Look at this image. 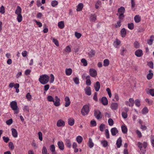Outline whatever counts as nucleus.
Masks as SVG:
<instances>
[{
  "label": "nucleus",
  "instance_id": "nucleus-1",
  "mask_svg": "<svg viewBox=\"0 0 154 154\" xmlns=\"http://www.w3.org/2000/svg\"><path fill=\"white\" fill-rule=\"evenodd\" d=\"M47 100L50 102H52L54 105L56 106H58L60 105V99L57 96H55L54 99L51 96H48L47 97Z\"/></svg>",
  "mask_w": 154,
  "mask_h": 154
},
{
  "label": "nucleus",
  "instance_id": "nucleus-2",
  "mask_svg": "<svg viewBox=\"0 0 154 154\" xmlns=\"http://www.w3.org/2000/svg\"><path fill=\"white\" fill-rule=\"evenodd\" d=\"M49 79V76L46 74H44L40 75L38 80L43 85L48 83Z\"/></svg>",
  "mask_w": 154,
  "mask_h": 154
},
{
  "label": "nucleus",
  "instance_id": "nucleus-3",
  "mask_svg": "<svg viewBox=\"0 0 154 154\" xmlns=\"http://www.w3.org/2000/svg\"><path fill=\"white\" fill-rule=\"evenodd\" d=\"M138 147L140 150V153L144 154L146 152V148L147 145V143L146 142H143V143L140 142H138L137 144Z\"/></svg>",
  "mask_w": 154,
  "mask_h": 154
},
{
  "label": "nucleus",
  "instance_id": "nucleus-4",
  "mask_svg": "<svg viewBox=\"0 0 154 154\" xmlns=\"http://www.w3.org/2000/svg\"><path fill=\"white\" fill-rule=\"evenodd\" d=\"M12 109L14 110V113L17 114L19 112V109L17 106V103L15 101L11 102L10 104Z\"/></svg>",
  "mask_w": 154,
  "mask_h": 154
},
{
  "label": "nucleus",
  "instance_id": "nucleus-5",
  "mask_svg": "<svg viewBox=\"0 0 154 154\" xmlns=\"http://www.w3.org/2000/svg\"><path fill=\"white\" fill-rule=\"evenodd\" d=\"M89 107L88 105H84L82 109L81 112L83 116L87 115L89 112Z\"/></svg>",
  "mask_w": 154,
  "mask_h": 154
},
{
  "label": "nucleus",
  "instance_id": "nucleus-6",
  "mask_svg": "<svg viewBox=\"0 0 154 154\" xmlns=\"http://www.w3.org/2000/svg\"><path fill=\"white\" fill-rule=\"evenodd\" d=\"M134 101L133 98H130L129 99L128 101H126L125 102V105L130 107H132L134 105Z\"/></svg>",
  "mask_w": 154,
  "mask_h": 154
},
{
  "label": "nucleus",
  "instance_id": "nucleus-7",
  "mask_svg": "<svg viewBox=\"0 0 154 154\" xmlns=\"http://www.w3.org/2000/svg\"><path fill=\"white\" fill-rule=\"evenodd\" d=\"M94 115L95 117L97 119H100L102 118V116L101 112L98 110H96L94 111Z\"/></svg>",
  "mask_w": 154,
  "mask_h": 154
},
{
  "label": "nucleus",
  "instance_id": "nucleus-8",
  "mask_svg": "<svg viewBox=\"0 0 154 154\" xmlns=\"http://www.w3.org/2000/svg\"><path fill=\"white\" fill-rule=\"evenodd\" d=\"M89 74L92 77L95 78L96 76L97 73L96 70L93 69H89Z\"/></svg>",
  "mask_w": 154,
  "mask_h": 154
},
{
  "label": "nucleus",
  "instance_id": "nucleus-9",
  "mask_svg": "<svg viewBox=\"0 0 154 154\" xmlns=\"http://www.w3.org/2000/svg\"><path fill=\"white\" fill-rule=\"evenodd\" d=\"M143 51L141 49H138L135 52V55L138 57H140L143 55Z\"/></svg>",
  "mask_w": 154,
  "mask_h": 154
},
{
  "label": "nucleus",
  "instance_id": "nucleus-10",
  "mask_svg": "<svg viewBox=\"0 0 154 154\" xmlns=\"http://www.w3.org/2000/svg\"><path fill=\"white\" fill-rule=\"evenodd\" d=\"M65 125V122L62 119L58 120L57 123V125L58 127H63Z\"/></svg>",
  "mask_w": 154,
  "mask_h": 154
},
{
  "label": "nucleus",
  "instance_id": "nucleus-11",
  "mask_svg": "<svg viewBox=\"0 0 154 154\" xmlns=\"http://www.w3.org/2000/svg\"><path fill=\"white\" fill-rule=\"evenodd\" d=\"M57 145L59 148L61 150H63L64 149V143L62 141H59L57 142Z\"/></svg>",
  "mask_w": 154,
  "mask_h": 154
},
{
  "label": "nucleus",
  "instance_id": "nucleus-12",
  "mask_svg": "<svg viewBox=\"0 0 154 154\" xmlns=\"http://www.w3.org/2000/svg\"><path fill=\"white\" fill-rule=\"evenodd\" d=\"M64 101L65 102V106L67 107L69 106L71 102L69 97L66 96L64 98Z\"/></svg>",
  "mask_w": 154,
  "mask_h": 154
},
{
  "label": "nucleus",
  "instance_id": "nucleus-13",
  "mask_svg": "<svg viewBox=\"0 0 154 154\" xmlns=\"http://www.w3.org/2000/svg\"><path fill=\"white\" fill-rule=\"evenodd\" d=\"M121 43V42L118 39H116L113 43L114 46L116 48H119V45Z\"/></svg>",
  "mask_w": 154,
  "mask_h": 154
},
{
  "label": "nucleus",
  "instance_id": "nucleus-14",
  "mask_svg": "<svg viewBox=\"0 0 154 154\" xmlns=\"http://www.w3.org/2000/svg\"><path fill=\"white\" fill-rule=\"evenodd\" d=\"M85 94L89 96L91 94V90L90 87H87L85 89Z\"/></svg>",
  "mask_w": 154,
  "mask_h": 154
},
{
  "label": "nucleus",
  "instance_id": "nucleus-15",
  "mask_svg": "<svg viewBox=\"0 0 154 154\" xmlns=\"http://www.w3.org/2000/svg\"><path fill=\"white\" fill-rule=\"evenodd\" d=\"M11 131L13 136L15 138L17 137L18 136V133L16 129L12 128L11 129Z\"/></svg>",
  "mask_w": 154,
  "mask_h": 154
},
{
  "label": "nucleus",
  "instance_id": "nucleus-16",
  "mask_svg": "<svg viewBox=\"0 0 154 154\" xmlns=\"http://www.w3.org/2000/svg\"><path fill=\"white\" fill-rule=\"evenodd\" d=\"M65 145L69 148H70L71 147L72 143L70 140L68 139H66L65 140Z\"/></svg>",
  "mask_w": 154,
  "mask_h": 154
},
{
  "label": "nucleus",
  "instance_id": "nucleus-17",
  "mask_svg": "<svg viewBox=\"0 0 154 154\" xmlns=\"http://www.w3.org/2000/svg\"><path fill=\"white\" fill-rule=\"evenodd\" d=\"M110 107L112 109L116 110L118 107V104L117 103H112L111 104Z\"/></svg>",
  "mask_w": 154,
  "mask_h": 154
},
{
  "label": "nucleus",
  "instance_id": "nucleus-18",
  "mask_svg": "<svg viewBox=\"0 0 154 154\" xmlns=\"http://www.w3.org/2000/svg\"><path fill=\"white\" fill-rule=\"evenodd\" d=\"M111 132L112 136H115L118 133V131L116 128H111Z\"/></svg>",
  "mask_w": 154,
  "mask_h": 154
},
{
  "label": "nucleus",
  "instance_id": "nucleus-19",
  "mask_svg": "<svg viewBox=\"0 0 154 154\" xmlns=\"http://www.w3.org/2000/svg\"><path fill=\"white\" fill-rule=\"evenodd\" d=\"M68 124L71 126H73L75 123V121L74 119L72 118H70L68 119Z\"/></svg>",
  "mask_w": 154,
  "mask_h": 154
},
{
  "label": "nucleus",
  "instance_id": "nucleus-20",
  "mask_svg": "<svg viewBox=\"0 0 154 154\" xmlns=\"http://www.w3.org/2000/svg\"><path fill=\"white\" fill-rule=\"evenodd\" d=\"M94 88L96 91H99L100 88V84L99 82H96V84L94 85Z\"/></svg>",
  "mask_w": 154,
  "mask_h": 154
},
{
  "label": "nucleus",
  "instance_id": "nucleus-21",
  "mask_svg": "<svg viewBox=\"0 0 154 154\" xmlns=\"http://www.w3.org/2000/svg\"><path fill=\"white\" fill-rule=\"evenodd\" d=\"M122 143V139L121 137H119L117 140L116 144L117 148H119L121 145Z\"/></svg>",
  "mask_w": 154,
  "mask_h": 154
},
{
  "label": "nucleus",
  "instance_id": "nucleus-22",
  "mask_svg": "<svg viewBox=\"0 0 154 154\" xmlns=\"http://www.w3.org/2000/svg\"><path fill=\"white\" fill-rule=\"evenodd\" d=\"M125 11V8L123 7H121L120 8L118 9V14H124Z\"/></svg>",
  "mask_w": 154,
  "mask_h": 154
},
{
  "label": "nucleus",
  "instance_id": "nucleus-23",
  "mask_svg": "<svg viewBox=\"0 0 154 154\" xmlns=\"http://www.w3.org/2000/svg\"><path fill=\"white\" fill-rule=\"evenodd\" d=\"M101 103L104 105H106L108 103L107 99L105 97H103L101 99Z\"/></svg>",
  "mask_w": 154,
  "mask_h": 154
},
{
  "label": "nucleus",
  "instance_id": "nucleus-24",
  "mask_svg": "<svg viewBox=\"0 0 154 154\" xmlns=\"http://www.w3.org/2000/svg\"><path fill=\"white\" fill-rule=\"evenodd\" d=\"M122 130L124 134H126L128 131V129L125 125H122L121 126Z\"/></svg>",
  "mask_w": 154,
  "mask_h": 154
},
{
  "label": "nucleus",
  "instance_id": "nucleus-25",
  "mask_svg": "<svg viewBox=\"0 0 154 154\" xmlns=\"http://www.w3.org/2000/svg\"><path fill=\"white\" fill-rule=\"evenodd\" d=\"M72 147L74 149V152H78L79 149L77 148V145L76 143L73 142L72 143Z\"/></svg>",
  "mask_w": 154,
  "mask_h": 154
},
{
  "label": "nucleus",
  "instance_id": "nucleus-26",
  "mask_svg": "<svg viewBox=\"0 0 154 154\" xmlns=\"http://www.w3.org/2000/svg\"><path fill=\"white\" fill-rule=\"evenodd\" d=\"M21 9L19 6H17L15 13L17 15L21 14Z\"/></svg>",
  "mask_w": 154,
  "mask_h": 154
},
{
  "label": "nucleus",
  "instance_id": "nucleus-27",
  "mask_svg": "<svg viewBox=\"0 0 154 154\" xmlns=\"http://www.w3.org/2000/svg\"><path fill=\"white\" fill-rule=\"evenodd\" d=\"M88 144L89 147L90 148H92L94 146V144L93 143L92 140L91 138H89V139Z\"/></svg>",
  "mask_w": 154,
  "mask_h": 154
},
{
  "label": "nucleus",
  "instance_id": "nucleus-28",
  "mask_svg": "<svg viewBox=\"0 0 154 154\" xmlns=\"http://www.w3.org/2000/svg\"><path fill=\"white\" fill-rule=\"evenodd\" d=\"M126 31L125 28H122L121 31V34L122 38H124L126 34Z\"/></svg>",
  "mask_w": 154,
  "mask_h": 154
},
{
  "label": "nucleus",
  "instance_id": "nucleus-29",
  "mask_svg": "<svg viewBox=\"0 0 154 154\" xmlns=\"http://www.w3.org/2000/svg\"><path fill=\"white\" fill-rule=\"evenodd\" d=\"M140 17L138 15H136L134 17L135 21L137 23H139L140 21Z\"/></svg>",
  "mask_w": 154,
  "mask_h": 154
},
{
  "label": "nucleus",
  "instance_id": "nucleus-30",
  "mask_svg": "<svg viewBox=\"0 0 154 154\" xmlns=\"http://www.w3.org/2000/svg\"><path fill=\"white\" fill-rule=\"evenodd\" d=\"M83 7V4L80 3L78 4L77 6L76 10L77 11H80L82 10Z\"/></svg>",
  "mask_w": 154,
  "mask_h": 154
},
{
  "label": "nucleus",
  "instance_id": "nucleus-31",
  "mask_svg": "<svg viewBox=\"0 0 154 154\" xmlns=\"http://www.w3.org/2000/svg\"><path fill=\"white\" fill-rule=\"evenodd\" d=\"M91 21L94 22L96 20V16L95 14H91L90 18Z\"/></svg>",
  "mask_w": 154,
  "mask_h": 154
},
{
  "label": "nucleus",
  "instance_id": "nucleus-32",
  "mask_svg": "<svg viewBox=\"0 0 154 154\" xmlns=\"http://www.w3.org/2000/svg\"><path fill=\"white\" fill-rule=\"evenodd\" d=\"M66 74L67 75H70L72 72V69L70 68L66 69L65 71Z\"/></svg>",
  "mask_w": 154,
  "mask_h": 154
},
{
  "label": "nucleus",
  "instance_id": "nucleus-33",
  "mask_svg": "<svg viewBox=\"0 0 154 154\" xmlns=\"http://www.w3.org/2000/svg\"><path fill=\"white\" fill-rule=\"evenodd\" d=\"M82 140L83 138L80 136H78L76 138V140L79 144L82 143Z\"/></svg>",
  "mask_w": 154,
  "mask_h": 154
},
{
  "label": "nucleus",
  "instance_id": "nucleus-34",
  "mask_svg": "<svg viewBox=\"0 0 154 154\" xmlns=\"http://www.w3.org/2000/svg\"><path fill=\"white\" fill-rule=\"evenodd\" d=\"M103 65L105 67L108 66L109 64V60L108 59H105L103 60Z\"/></svg>",
  "mask_w": 154,
  "mask_h": 154
},
{
  "label": "nucleus",
  "instance_id": "nucleus-35",
  "mask_svg": "<svg viewBox=\"0 0 154 154\" xmlns=\"http://www.w3.org/2000/svg\"><path fill=\"white\" fill-rule=\"evenodd\" d=\"M152 71L151 70H149V73L147 76V78L148 80H150L151 79L153 76V73H151Z\"/></svg>",
  "mask_w": 154,
  "mask_h": 154
},
{
  "label": "nucleus",
  "instance_id": "nucleus-36",
  "mask_svg": "<svg viewBox=\"0 0 154 154\" xmlns=\"http://www.w3.org/2000/svg\"><path fill=\"white\" fill-rule=\"evenodd\" d=\"M58 25L59 28L60 29L63 28L64 26V24L63 21H61L58 23Z\"/></svg>",
  "mask_w": 154,
  "mask_h": 154
},
{
  "label": "nucleus",
  "instance_id": "nucleus-37",
  "mask_svg": "<svg viewBox=\"0 0 154 154\" xmlns=\"http://www.w3.org/2000/svg\"><path fill=\"white\" fill-rule=\"evenodd\" d=\"M101 143L104 147H106L108 145V143L106 140L101 141Z\"/></svg>",
  "mask_w": 154,
  "mask_h": 154
},
{
  "label": "nucleus",
  "instance_id": "nucleus-38",
  "mask_svg": "<svg viewBox=\"0 0 154 154\" xmlns=\"http://www.w3.org/2000/svg\"><path fill=\"white\" fill-rule=\"evenodd\" d=\"M95 54V51H94L91 50L88 53V55L90 57H94Z\"/></svg>",
  "mask_w": 154,
  "mask_h": 154
},
{
  "label": "nucleus",
  "instance_id": "nucleus-39",
  "mask_svg": "<svg viewBox=\"0 0 154 154\" xmlns=\"http://www.w3.org/2000/svg\"><path fill=\"white\" fill-rule=\"evenodd\" d=\"M71 51V49L69 46H67L64 49V52L69 53Z\"/></svg>",
  "mask_w": 154,
  "mask_h": 154
},
{
  "label": "nucleus",
  "instance_id": "nucleus-40",
  "mask_svg": "<svg viewBox=\"0 0 154 154\" xmlns=\"http://www.w3.org/2000/svg\"><path fill=\"white\" fill-rule=\"evenodd\" d=\"M149 110L147 107H145L142 110V113L143 114H146L148 112Z\"/></svg>",
  "mask_w": 154,
  "mask_h": 154
},
{
  "label": "nucleus",
  "instance_id": "nucleus-41",
  "mask_svg": "<svg viewBox=\"0 0 154 154\" xmlns=\"http://www.w3.org/2000/svg\"><path fill=\"white\" fill-rule=\"evenodd\" d=\"M50 149L51 152L55 151V147L54 144L51 145L50 147Z\"/></svg>",
  "mask_w": 154,
  "mask_h": 154
},
{
  "label": "nucleus",
  "instance_id": "nucleus-42",
  "mask_svg": "<svg viewBox=\"0 0 154 154\" xmlns=\"http://www.w3.org/2000/svg\"><path fill=\"white\" fill-rule=\"evenodd\" d=\"M50 83H53L54 79V75L52 74H51L50 75Z\"/></svg>",
  "mask_w": 154,
  "mask_h": 154
},
{
  "label": "nucleus",
  "instance_id": "nucleus-43",
  "mask_svg": "<svg viewBox=\"0 0 154 154\" xmlns=\"http://www.w3.org/2000/svg\"><path fill=\"white\" fill-rule=\"evenodd\" d=\"M58 2L56 0L53 1L51 2V5L53 7H54L57 6L58 5Z\"/></svg>",
  "mask_w": 154,
  "mask_h": 154
},
{
  "label": "nucleus",
  "instance_id": "nucleus-44",
  "mask_svg": "<svg viewBox=\"0 0 154 154\" xmlns=\"http://www.w3.org/2000/svg\"><path fill=\"white\" fill-rule=\"evenodd\" d=\"M81 62L83 63V65L84 66H86L87 65L88 63L87 60L84 58L82 59L81 60Z\"/></svg>",
  "mask_w": 154,
  "mask_h": 154
},
{
  "label": "nucleus",
  "instance_id": "nucleus-45",
  "mask_svg": "<svg viewBox=\"0 0 154 154\" xmlns=\"http://www.w3.org/2000/svg\"><path fill=\"white\" fill-rule=\"evenodd\" d=\"M26 98L28 101H30L32 99V96L29 93L27 94L26 95Z\"/></svg>",
  "mask_w": 154,
  "mask_h": 154
},
{
  "label": "nucleus",
  "instance_id": "nucleus-46",
  "mask_svg": "<svg viewBox=\"0 0 154 154\" xmlns=\"http://www.w3.org/2000/svg\"><path fill=\"white\" fill-rule=\"evenodd\" d=\"M17 20L18 22H20L22 20V17L21 14L17 15Z\"/></svg>",
  "mask_w": 154,
  "mask_h": 154
},
{
  "label": "nucleus",
  "instance_id": "nucleus-47",
  "mask_svg": "<svg viewBox=\"0 0 154 154\" xmlns=\"http://www.w3.org/2000/svg\"><path fill=\"white\" fill-rule=\"evenodd\" d=\"M108 123L109 125L110 126H112L114 124L113 120L111 118H110L108 119Z\"/></svg>",
  "mask_w": 154,
  "mask_h": 154
},
{
  "label": "nucleus",
  "instance_id": "nucleus-48",
  "mask_svg": "<svg viewBox=\"0 0 154 154\" xmlns=\"http://www.w3.org/2000/svg\"><path fill=\"white\" fill-rule=\"evenodd\" d=\"M5 9L3 5H2L0 9V13L2 14H4L5 13Z\"/></svg>",
  "mask_w": 154,
  "mask_h": 154
},
{
  "label": "nucleus",
  "instance_id": "nucleus-49",
  "mask_svg": "<svg viewBox=\"0 0 154 154\" xmlns=\"http://www.w3.org/2000/svg\"><path fill=\"white\" fill-rule=\"evenodd\" d=\"M47 153V150L46 147L44 146L42 150V154H46Z\"/></svg>",
  "mask_w": 154,
  "mask_h": 154
},
{
  "label": "nucleus",
  "instance_id": "nucleus-50",
  "mask_svg": "<svg viewBox=\"0 0 154 154\" xmlns=\"http://www.w3.org/2000/svg\"><path fill=\"white\" fill-rule=\"evenodd\" d=\"M8 146L10 148L11 150H13L14 148V146L13 143L12 142H10L8 143Z\"/></svg>",
  "mask_w": 154,
  "mask_h": 154
},
{
  "label": "nucleus",
  "instance_id": "nucleus-51",
  "mask_svg": "<svg viewBox=\"0 0 154 154\" xmlns=\"http://www.w3.org/2000/svg\"><path fill=\"white\" fill-rule=\"evenodd\" d=\"M135 104L136 106L139 107L140 105V101L138 99L136 100H135Z\"/></svg>",
  "mask_w": 154,
  "mask_h": 154
},
{
  "label": "nucleus",
  "instance_id": "nucleus-52",
  "mask_svg": "<svg viewBox=\"0 0 154 154\" xmlns=\"http://www.w3.org/2000/svg\"><path fill=\"white\" fill-rule=\"evenodd\" d=\"M145 100V101L149 105H151L153 103V101L152 100H149V99L147 98Z\"/></svg>",
  "mask_w": 154,
  "mask_h": 154
},
{
  "label": "nucleus",
  "instance_id": "nucleus-53",
  "mask_svg": "<svg viewBox=\"0 0 154 154\" xmlns=\"http://www.w3.org/2000/svg\"><path fill=\"white\" fill-rule=\"evenodd\" d=\"M106 91L107 92L108 94L109 98H111L112 97V94L110 89L109 88L106 89Z\"/></svg>",
  "mask_w": 154,
  "mask_h": 154
},
{
  "label": "nucleus",
  "instance_id": "nucleus-54",
  "mask_svg": "<svg viewBox=\"0 0 154 154\" xmlns=\"http://www.w3.org/2000/svg\"><path fill=\"white\" fill-rule=\"evenodd\" d=\"M38 135L39 139L40 140L42 141L43 138H42V133L41 132H39L38 133Z\"/></svg>",
  "mask_w": 154,
  "mask_h": 154
},
{
  "label": "nucleus",
  "instance_id": "nucleus-55",
  "mask_svg": "<svg viewBox=\"0 0 154 154\" xmlns=\"http://www.w3.org/2000/svg\"><path fill=\"white\" fill-rule=\"evenodd\" d=\"M105 136L107 139H109V131L108 129H106L105 130Z\"/></svg>",
  "mask_w": 154,
  "mask_h": 154
},
{
  "label": "nucleus",
  "instance_id": "nucleus-56",
  "mask_svg": "<svg viewBox=\"0 0 154 154\" xmlns=\"http://www.w3.org/2000/svg\"><path fill=\"white\" fill-rule=\"evenodd\" d=\"M134 24L132 23H128V27L129 29L132 30L134 28Z\"/></svg>",
  "mask_w": 154,
  "mask_h": 154
},
{
  "label": "nucleus",
  "instance_id": "nucleus-57",
  "mask_svg": "<svg viewBox=\"0 0 154 154\" xmlns=\"http://www.w3.org/2000/svg\"><path fill=\"white\" fill-rule=\"evenodd\" d=\"M150 140L152 145L154 147V136L151 135V136Z\"/></svg>",
  "mask_w": 154,
  "mask_h": 154
},
{
  "label": "nucleus",
  "instance_id": "nucleus-58",
  "mask_svg": "<svg viewBox=\"0 0 154 154\" xmlns=\"http://www.w3.org/2000/svg\"><path fill=\"white\" fill-rule=\"evenodd\" d=\"M122 116L124 119H126L128 117L127 112H123L122 113Z\"/></svg>",
  "mask_w": 154,
  "mask_h": 154
},
{
  "label": "nucleus",
  "instance_id": "nucleus-59",
  "mask_svg": "<svg viewBox=\"0 0 154 154\" xmlns=\"http://www.w3.org/2000/svg\"><path fill=\"white\" fill-rule=\"evenodd\" d=\"M75 36L78 38H80L82 36V34L81 33L77 32H75Z\"/></svg>",
  "mask_w": 154,
  "mask_h": 154
},
{
  "label": "nucleus",
  "instance_id": "nucleus-60",
  "mask_svg": "<svg viewBox=\"0 0 154 154\" xmlns=\"http://www.w3.org/2000/svg\"><path fill=\"white\" fill-rule=\"evenodd\" d=\"M73 80H74L75 83L76 84H78L79 83V80L78 78L75 77L73 79Z\"/></svg>",
  "mask_w": 154,
  "mask_h": 154
},
{
  "label": "nucleus",
  "instance_id": "nucleus-61",
  "mask_svg": "<svg viewBox=\"0 0 154 154\" xmlns=\"http://www.w3.org/2000/svg\"><path fill=\"white\" fill-rule=\"evenodd\" d=\"M105 128V125L103 124H101L99 128L100 131H103L104 129Z\"/></svg>",
  "mask_w": 154,
  "mask_h": 154
},
{
  "label": "nucleus",
  "instance_id": "nucleus-62",
  "mask_svg": "<svg viewBox=\"0 0 154 154\" xmlns=\"http://www.w3.org/2000/svg\"><path fill=\"white\" fill-rule=\"evenodd\" d=\"M134 45V47L136 48H139L140 47V44L137 42H135Z\"/></svg>",
  "mask_w": 154,
  "mask_h": 154
},
{
  "label": "nucleus",
  "instance_id": "nucleus-63",
  "mask_svg": "<svg viewBox=\"0 0 154 154\" xmlns=\"http://www.w3.org/2000/svg\"><path fill=\"white\" fill-rule=\"evenodd\" d=\"M13 122V120L12 119H10L6 122V123L8 125H11Z\"/></svg>",
  "mask_w": 154,
  "mask_h": 154
},
{
  "label": "nucleus",
  "instance_id": "nucleus-64",
  "mask_svg": "<svg viewBox=\"0 0 154 154\" xmlns=\"http://www.w3.org/2000/svg\"><path fill=\"white\" fill-rule=\"evenodd\" d=\"M149 93L152 96H154V89H150L149 90Z\"/></svg>",
  "mask_w": 154,
  "mask_h": 154
}]
</instances>
